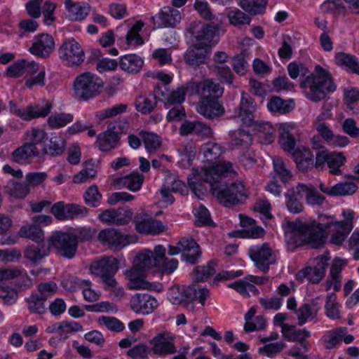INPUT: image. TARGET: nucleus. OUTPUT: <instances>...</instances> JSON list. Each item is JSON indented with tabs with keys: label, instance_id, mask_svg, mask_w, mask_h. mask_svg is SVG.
Wrapping results in <instances>:
<instances>
[{
	"label": "nucleus",
	"instance_id": "obj_1",
	"mask_svg": "<svg viewBox=\"0 0 359 359\" xmlns=\"http://www.w3.org/2000/svg\"><path fill=\"white\" fill-rule=\"evenodd\" d=\"M232 174L234 175L235 172L230 162L216 164L204 172L213 196L226 207L238 203L245 194V187L242 182L224 181Z\"/></svg>",
	"mask_w": 359,
	"mask_h": 359
},
{
	"label": "nucleus",
	"instance_id": "obj_2",
	"mask_svg": "<svg viewBox=\"0 0 359 359\" xmlns=\"http://www.w3.org/2000/svg\"><path fill=\"white\" fill-rule=\"evenodd\" d=\"M287 72L292 79H296L299 75L305 77L299 86L305 96L313 102L323 100L328 93L336 90L330 74L320 65L316 66L314 73H310L304 65L293 62L287 65Z\"/></svg>",
	"mask_w": 359,
	"mask_h": 359
},
{
	"label": "nucleus",
	"instance_id": "obj_3",
	"mask_svg": "<svg viewBox=\"0 0 359 359\" xmlns=\"http://www.w3.org/2000/svg\"><path fill=\"white\" fill-rule=\"evenodd\" d=\"M325 226L315 220L288 222L285 227L287 245L294 249L304 245L322 247L326 240Z\"/></svg>",
	"mask_w": 359,
	"mask_h": 359
},
{
	"label": "nucleus",
	"instance_id": "obj_4",
	"mask_svg": "<svg viewBox=\"0 0 359 359\" xmlns=\"http://www.w3.org/2000/svg\"><path fill=\"white\" fill-rule=\"evenodd\" d=\"M103 86L102 81L95 74L83 73L76 77L74 81L75 96L80 100L86 101L97 96Z\"/></svg>",
	"mask_w": 359,
	"mask_h": 359
},
{
	"label": "nucleus",
	"instance_id": "obj_5",
	"mask_svg": "<svg viewBox=\"0 0 359 359\" xmlns=\"http://www.w3.org/2000/svg\"><path fill=\"white\" fill-rule=\"evenodd\" d=\"M119 262L112 256L103 257L93 261L90 269L92 273L100 277L102 282L108 287L117 285L114 275L118 269Z\"/></svg>",
	"mask_w": 359,
	"mask_h": 359
},
{
	"label": "nucleus",
	"instance_id": "obj_6",
	"mask_svg": "<svg viewBox=\"0 0 359 359\" xmlns=\"http://www.w3.org/2000/svg\"><path fill=\"white\" fill-rule=\"evenodd\" d=\"M50 247H53L57 252L64 257L72 259L77 251V240L69 232L55 231L48 238Z\"/></svg>",
	"mask_w": 359,
	"mask_h": 359
},
{
	"label": "nucleus",
	"instance_id": "obj_7",
	"mask_svg": "<svg viewBox=\"0 0 359 359\" xmlns=\"http://www.w3.org/2000/svg\"><path fill=\"white\" fill-rule=\"evenodd\" d=\"M330 259L329 253L318 256L313 259L312 266H307L297 273V279L302 281L307 278L312 284L319 283L325 276Z\"/></svg>",
	"mask_w": 359,
	"mask_h": 359
},
{
	"label": "nucleus",
	"instance_id": "obj_8",
	"mask_svg": "<svg viewBox=\"0 0 359 359\" xmlns=\"http://www.w3.org/2000/svg\"><path fill=\"white\" fill-rule=\"evenodd\" d=\"M59 57L68 67L79 66L84 62L81 46L73 38L65 39L58 50Z\"/></svg>",
	"mask_w": 359,
	"mask_h": 359
},
{
	"label": "nucleus",
	"instance_id": "obj_9",
	"mask_svg": "<svg viewBox=\"0 0 359 359\" xmlns=\"http://www.w3.org/2000/svg\"><path fill=\"white\" fill-rule=\"evenodd\" d=\"M126 123L121 121L111 122L107 130L97 137V144L102 151H108L115 148L120 140L118 134L123 133Z\"/></svg>",
	"mask_w": 359,
	"mask_h": 359
},
{
	"label": "nucleus",
	"instance_id": "obj_10",
	"mask_svg": "<svg viewBox=\"0 0 359 359\" xmlns=\"http://www.w3.org/2000/svg\"><path fill=\"white\" fill-rule=\"evenodd\" d=\"M248 254L256 267L264 273L268 272L269 266L276 262V257L267 243L250 247Z\"/></svg>",
	"mask_w": 359,
	"mask_h": 359
},
{
	"label": "nucleus",
	"instance_id": "obj_11",
	"mask_svg": "<svg viewBox=\"0 0 359 359\" xmlns=\"http://www.w3.org/2000/svg\"><path fill=\"white\" fill-rule=\"evenodd\" d=\"M255 110L254 99L249 94L242 92L240 104L234 109L233 117L237 118L243 126L250 127L254 124Z\"/></svg>",
	"mask_w": 359,
	"mask_h": 359
},
{
	"label": "nucleus",
	"instance_id": "obj_12",
	"mask_svg": "<svg viewBox=\"0 0 359 359\" xmlns=\"http://www.w3.org/2000/svg\"><path fill=\"white\" fill-rule=\"evenodd\" d=\"M133 210L129 208H109L102 211L98 219L108 225L122 226L128 224L134 217Z\"/></svg>",
	"mask_w": 359,
	"mask_h": 359
},
{
	"label": "nucleus",
	"instance_id": "obj_13",
	"mask_svg": "<svg viewBox=\"0 0 359 359\" xmlns=\"http://www.w3.org/2000/svg\"><path fill=\"white\" fill-rule=\"evenodd\" d=\"M175 337L168 332L157 334L151 341V351L154 355L164 356L177 352L174 341Z\"/></svg>",
	"mask_w": 359,
	"mask_h": 359
},
{
	"label": "nucleus",
	"instance_id": "obj_14",
	"mask_svg": "<svg viewBox=\"0 0 359 359\" xmlns=\"http://www.w3.org/2000/svg\"><path fill=\"white\" fill-rule=\"evenodd\" d=\"M97 238L100 242L113 250H119L130 243L129 236L114 228L100 231Z\"/></svg>",
	"mask_w": 359,
	"mask_h": 359
},
{
	"label": "nucleus",
	"instance_id": "obj_15",
	"mask_svg": "<svg viewBox=\"0 0 359 359\" xmlns=\"http://www.w3.org/2000/svg\"><path fill=\"white\" fill-rule=\"evenodd\" d=\"M200 25V22H192L189 32L196 38V43L210 50L212 44L217 42V39L215 40L217 37V28L211 24H206L202 25L198 31H195Z\"/></svg>",
	"mask_w": 359,
	"mask_h": 359
},
{
	"label": "nucleus",
	"instance_id": "obj_16",
	"mask_svg": "<svg viewBox=\"0 0 359 359\" xmlns=\"http://www.w3.org/2000/svg\"><path fill=\"white\" fill-rule=\"evenodd\" d=\"M136 230L140 233L155 235L165 230V226L159 220L144 212L137 213L133 217Z\"/></svg>",
	"mask_w": 359,
	"mask_h": 359
},
{
	"label": "nucleus",
	"instance_id": "obj_17",
	"mask_svg": "<svg viewBox=\"0 0 359 359\" xmlns=\"http://www.w3.org/2000/svg\"><path fill=\"white\" fill-rule=\"evenodd\" d=\"M196 110L199 114L209 120H215L224 115L225 110L219 99L201 97Z\"/></svg>",
	"mask_w": 359,
	"mask_h": 359
},
{
	"label": "nucleus",
	"instance_id": "obj_18",
	"mask_svg": "<svg viewBox=\"0 0 359 359\" xmlns=\"http://www.w3.org/2000/svg\"><path fill=\"white\" fill-rule=\"evenodd\" d=\"M168 298L172 304L193 302L197 299L196 288L193 285L172 286L168 290Z\"/></svg>",
	"mask_w": 359,
	"mask_h": 359
},
{
	"label": "nucleus",
	"instance_id": "obj_19",
	"mask_svg": "<svg viewBox=\"0 0 359 359\" xmlns=\"http://www.w3.org/2000/svg\"><path fill=\"white\" fill-rule=\"evenodd\" d=\"M55 49V41L53 36L48 34H38L29 48L30 53L41 58L50 56Z\"/></svg>",
	"mask_w": 359,
	"mask_h": 359
},
{
	"label": "nucleus",
	"instance_id": "obj_20",
	"mask_svg": "<svg viewBox=\"0 0 359 359\" xmlns=\"http://www.w3.org/2000/svg\"><path fill=\"white\" fill-rule=\"evenodd\" d=\"M131 309L137 313H151L158 306L157 300L150 294L137 293L130 301Z\"/></svg>",
	"mask_w": 359,
	"mask_h": 359
},
{
	"label": "nucleus",
	"instance_id": "obj_21",
	"mask_svg": "<svg viewBox=\"0 0 359 359\" xmlns=\"http://www.w3.org/2000/svg\"><path fill=\"white\" fill-rule=\"evenodd\" d=\"M179 248H181V254L184 260L195 264L201 257L202 252L199 245L191 237H183L178 241Z\"/></svg>",
	"mask_w": 359,
	"mask_h": 359
},
{
	"label": "nucleus",
	"instance_id": "obj_22",
	"mask_svg": "<svg viewBox=\"0 0 359 359\" xmlns=\"http://www.w3.org/2000/svg\"><path fill=\"white\" fill-rule=\"evenodd\" d=\"M281 332L285 339L289 341L298 342L304 349V352L309 351V342L306 340V338L311 337V332L309 330L306 329L298 330L293 325L282 324Z\"/></svg>",
	"mask_w": 359,
	"mask_h": 359
},
{
	"label": "nucleus",
	"instance_id": "obj_23",
	"mask_svg": "<svg viewBox=\"0 0 359 359\" xmlns=\"http://www.w3.org/2000/svg\"><path fill=\"white\" fill-rule=\"evenodd\" d=\"M151 20L157 27H174L181 20L180 12L170 6L164 7L161 11Z\"/></svg>",
	"mask_w": 359,
	"mask_h": 359
},
{
	"label": "nucleus",
	"instance_id": "obj_24",
	"mask_svg": "<svg viewBox=\"0 0 359 359\" xmlns=\"http://www.w3.org/2000/svg\"><path fill=\"white\" fill-rule=\"evenodd\" d=\"M292 156L299 171L306 172L314 168V155L309 148L298 147L292 152Z\"/></svg>",
	"mask_w": 359,
	"mask_h": 359
},
{
	"label": "nucleus",
	"instance_id": "obj_25",
	"mask_svg": "<svg viewBox=\"0 0 359 359\" xmlns=\"http://www.w3.org/2000/svg\"><path fill=\"white\" fill-rule=\"evenodd\" d=\"M304 188L299 184L296 187L289 189L285 194V205L292 214H298L304 210V205L300 199L304 197Z\"/></svg>",
	"mask_w": 359,
	"mask_h": 359
},
{
	"label": "nucleus",
	"instance_id": "obj_26",
	"mask_svg": "<svg viewBox=\"0 0 359 359\" xmlns=\"http://www.w3.org/2000/svg\"><path fill=\"white\" fill-rule=\"evenodd\" d=\"M201 46L196 42L185 52L184 60L187 65L196 67L205 62L210 50Z\"/></svg>",
	"mask_w": 359,
	"mask_h": 359
},
{
	"label": "nucleus",
	"instance_id": "obj_27",
	"mask_svg": "<svg viewBox=\"0 0 359 359\" xmlns=\"http://www.w3.org/2000/svg\"><path fill=\"white\" fill-rule=\"evenodd\" d=\"M319 188L324 194L329 196H341L353 195L357 191L358 186L352 182H344L336 184L332 187L320 183Z\"/></svg>",
	"mask_w": 359,
	"mask_h": 359
},
{
	"label": "nucleus",
	"instance_id": "obj_28",
	"mask_svg": "<svg viewBox=\"0 0 359 359\" xmlns=\"http://www.w3.org/2000/svg\"><path fill=\"white\" fill-rule=\"evenodd\" d=\"M37 147L30 145L25 141L24 144L15 149L11 154L13 162L22 164L40 155Z\"/></svg>",
	"mask_w": 359,
	"mask_h": 359
},
{
	"label": "nucleus",
	"instance_id": "obj_29",
	"mask_svg": "<svg viewBox=\"0 0 359 359\" xmlns=\"http://www.w3.org/2000/svg\"><path fill=\"white\" fill-rule=\"evenodd\" d=\"M210 168H203L200 172L196 170L192 176L188 178V184L190 189L198 198H201L207 192L206 184L210 186V183L205 180L204 172Z\"/></svg>",
	"mask_w": 359,
	"mask_h": 359
},
{
	"label": "nucleus",
	"instance_id": "obj_30",
	"mask_svg": "<svg viewBox=\"0 0 359 359\" xmlns=\"http://www.w3.org/2000/svg\"><path fill=\"white\" fill-rule=\"evenodd\" d=\"M132 269L126 271V275L128 278V287L130 290H161L162 285L155 283H149L142 277L135 276V271Z\"/></svg>",
	"mask_w": 359,
	"mask_h": 359
},
{
	"label": "nucleus",
	"instance_id": "obj_31",
	"mask_svg": "<svg viewBox=\"0 0 359 359\" xmlns=\"http://www.w3.org/2000/svg\"><path fill=\"white\" fill-rule=\"evenodd\" d=\"M332 226L335 227V232L332 234L331 242L333 244L340 245L351 231L353 224L351 222L344 221L331 222L325 225V229H328Z\"/></svg>",
	"mask_w": 359,
	"mask_h": 359
},
{
	"label": "nucleus",
	"instance_id": "obj_32",
	"mask_svg": "<svg viewBox=\"0 0 359 359\" xmlns=\"http://www.w3.org/2000/svg\"><path fill=\"white\" fill-rule=\"evenodd\" d=\"M156 266H158L155 261V258H154L153 252L149 250H144L136 255L133 269L143 272Z\"/></svg>",
	"mask_w": 359,
	"mask_h": 359
},
{
	"label": "nucleus",
	"instance_id": "obj_33",
	"mask_svg": "<svg viewBox=\"0 0 359 359\" xmlns=\"http://www.w3.org/2000/svg\"><path fill=\"white\" fill-rule=\"evenodd\" d=\"M4 189L10 197L18 199L25 198L30 191V188L25 182H18L14 179L9 180Z\"/></svg>",
	"mask_w": 359,
	"mask_h": 359
},
{
	"label": "nucleus",
	"instance_id": "obj_34",
	"mask_svg": "<svg viewBox=\"0 0 359 359\" xmlns=\"http://www.w3.org/2000/svg\"><path fill=\"white\" fill-rule=\"evenodd\" d=\"M197 93L201 95V97L219 99L224 93V88L211 80H205L198 84Z\"/></svg>",
	"mask_w": 359,
	"mask_h": 359
},
{
	"label": "nucleus",
	"instance_id": "obj_35",
	"mask_svg": "<svg viewBox=\"0 0 359 359\" xmlns=\"http://www.w3.org/2000/svg\"><path fill=\"white\" fill-rule=\"evenodd\" d=\"M118 65L123 71L129 74H137L142 69L144 61L135 54H128L121 57Z\"/></svg>",
	"mask_w": 359,
	"mask_h": 359
},
{
	"label": "nucleus",
	"instance_id": "obj_36",
	"mask_svg": "<svg viewBox=\"0 0 359 359\" xmlns=\"http://www.w3.org/2000/svg\"><path fill=\"white\" fill-rule=\"evenodd\" d=\"M320 309L318 304L313 300L310 303L302 304L299 309L296 311L297 316L298 325H303L309 319L313 320L316 318Z\"/></svg>",
	"mask_w": 359,
	"mask_h": 359
},
{
	"label": "nucleus",
	"instance_id": "obj_37",
	"mask_svg": "<svg viewBox=\"0 0 359 359\" xmlns=\"http://www.w3.org/2000/svg\"><path fill=\"white\" fill-rule=\"evenodd\" d=\"M187 88L184 86L178 87L176 90H168L165 88V90L161 91V101L164 103L165 107H169L175 104H181L185 99Z\"/></svg>",
	"mask_w": 359,
	"mask_h": 359
},
{
	"label": "nucleus",
	"instance_id": "obj_38",
	"mask_svg": "<svg viewBox=\"0 0 359 359\" xmlns=\"http://www.w3.org/2000/svg\"><path fill=\"white\" fill-rule=\"evenodd\" d=\"M67 17L72 21H81L86 18L90 11V7L81 3H74L70 0L69 4H66Z\"/></svg>",
	"mask_w": 359,
	"mask_h": 359
},
{
	"label": "nucleus",
	"instance_id": "obj_39",
	"mask_svg": "<svg viewBox=\"0 0 359 359\" xmlns=\"http://www.w3.org/2000/svg\"><path fill=\"white\" fill-rule=\"evenodd\" d=\"M48 253V248H46L43 243H39L36 245H29L24 250L25 257L33 264H37Z\"/></svg>",
	"mask_w": 359,
	"mask_h": 359
},
{
	"label": "nucleus",
	"instance_id": "obj_40",
	"mask_svg": "<svg viewBox=\"0 0 359 359\" xmlns=\"http://www.w3.org/2000/svg\"><path fill=\"white\" fill-rule=\"evenodd\" d=\"M135 109L142 114H149L157 106V96L149 93V96H139L135 102Z\"/></svg>",
	"mask_w": 359,
	"mask_h": 359
},
{
	"label": "nucleus",
	"instance_id": "obj_41",
	"mask_svg": "<svg viewBox=\"0 0 359 359\" xmlns=\"http://www.w3.org/2000/svg\"><path fill=\"white\" fill-rule=\"evenodd\" d=\"M144 176L137 172L116 180V184L121 187L127 188L133 191L139 190L143 183Z\"/></svg>",
	"mask_w": 359,
	"mask_h": 359
},
{
	"label": "nucleus",
	"instance_id": "obj_42",
	"mask_svg": "<svg viewBox=\"0 0 359 359\" xmlns=\"http://www.w3.org/2000/svg\"><path fill=\"white\" fill-rule=\"evenodd\" d=\"M347 332L348 330L346 327H340L330 331L322 338L324 347L326 349L335 348L342 341Z\"/></svg>",
	"mask_w": 359,
	"mask_h": 359
},
{
	"label": "nucleus",
	"instance_id": "obj_43",
	"mask_svg": "<svg viewBox=\"0 0 359 359\" xmlns=\"http://www.w3.org/2000/svg\"><path fill=\"white\" fill-rule=\"evenodd\" d=\"M294 103L293 100H283L279 97H272L267 104L269 110L271 112H278L282 114H287L293 109Z\"/></svg>",
	"mask_w": 359,
	"mask_h": 359
},
{
	"label": "nucleus",
	"instance_id": "obj_44",
	"mask_svg": "<svg viewBox=\"0 0 359 359\" xmlns=\"http://www.w3.org/2000/svg\"><path fill=\"white\" fill-rule=\"evenodd\" d=\"M335 62L337 65L346 67L352 73L359 75V61L356 57L341 52L336 54Z\"/></svg>",
	"mask_w": 359,
	"mask_h": 359
},
{
	"label": "nucleus",
	"instance_id": "obj_45",
	"mask_svg": "<svg viewBox=\"0 0 359 359\" xmlns=\"http://www.w3.org/2000/svg\"><path fill=\"white\" fill-rule=\"evenodd\" d=\"M268 0H241L239 6L250 15H262L265 13Z\"/></svg>",
	"mask_w": 359,
	"mask_h": 359
},
{
	"label": "nucleus",
	"instance_id": "obj_46",
	"mask_svg": "<svg viewBox=\"0 0 359 359\" xmlns=\"http://www.w3.org/2000/svg\"><path fill=\"white\" fill-rule=\"evenodd\" d=\"M65 147V140L60 135H53L50 139V144L48 148L42 149L43 154H49L51 156H60Z\"/></svg>",
	"mask_w": 359,
	"mask_h": 359
},
{
	"label": "nucleus",
	"instance_id": "obj_47",
	"mask_svg": "<svg viewBox=\"0 0 359 359\" xmlns=\"http://www.w3.org/2000/svg\"><path fill=\"white\" fill-rule=\"evenodd\" d=\"M19 235L22 238H27L37 243H43V231L36 224L22 226L20 229Z\"/></svg>",
	"mask_w": 359,
	"mask_h": 359
},
{
	"label": "nucleus",
	"instance_id": "obj_48",
	"mask_svg": "<svg viewBox=\"0 0 359 359\" xmlns=\"http://www.w3.org/2000/svg\"><path fill=\"white\" fill-rule=\"evenodd\" d=\"M216 262L210 261L206 266H198L192 272V278L196 282H203L208 280L215 273Z\"/></svg>",
	"mask_w": 359,
	"mask_h": 359
},
{
	"label": "nucleus",
	"instance_id": "obj_49",
	"mask_svg": "<svg viewBox=\"0 0 359 359\" xmlns=\"http://www.w3.org/2000/svg\"><path fill=\"white\" fill-rule=\"evenodd\" d=\"M273 165L275 172L274 178L280 179L285 184L292 179L291 171L286 167L285 163L281 158L275 156L273 158Z\"/></svg>",
	"mask_w": 359,
	"mask_h": 359
},
{
	"label": "nucleus",
	"instance_id": "obj_50",
	"mask_svg": "<svg viewBox=\"0 0 359 359\" xmlns=\"http://www.w3.org/2000/svg\"><path fill=\"white\" fill-rule=\"evenodd\" d=\"M259 139L262 144H269L274 140L275 129L269 123H255Z\"/></svg>",
	"mask_w": 359,
	"mask_h": 359
},
{
	"label": "nucleus",
	"instance_id": "obj_51",
	"mask_svg": "<svg viewBox=\"0 0 359 359\" xmlns=\"http://www.w3.org/2000/svg\"><path fill=\"white\" fill-rule=\"evenodd\" d=\"M51 109L52 104L48 101H46L43 104L30 106L27 109V112L25 113V119L30 120L39 117H45L49 114Z\"/></svg>",
	"mask_w": 359,
	"mask_h": 359
},
{
	"label": "nucleus",
	"instance_id": "obj_52",
	"mask_svg": "<svg viewBox=\"0 0 359 359\" xmlns=\"http://www.w3.org/2000/svg\"><path fill=\"white\" fill-rule=\"evenodd\" d=\"M147 151L150 154L155 153L161 145V140L159 136L153 133L141 131L140 133Z\"/></svg>",
	"mask_w": 359,
	"mask_h": 359
},
{
	"label": "nucleus",
	"instance_id": "obj_53",
	"mask_svg": "<svg viewBox=\"0 0 359 359\" xmlns=\"http://www.w3.org/2000/svg\"><path fill=\"white\" fill-rule=\"evenodd\" d=\"M201 149L206 161L212 163L218 159L223 153L222 147L219 144L211 142L204 144Z\"/></svg>",
	"mask_w": 359,
	"mask_h": 359
},
{
	"label": "nucleus",
	"instance_id": "obj_54",
	"mask_svg": "<svg viewBox=\"0 0 359 359\" xmlns=\"http://www.w3.org/2000/svg\"><path fill=\"white\" fill-rule=\"evenodd\" d=\"M279 143L281 148L285 151L290 152L295 150L296 142L288 127L283 126L280 128Z\"/></svg>",
	"mask_w": 359,
	"mask_h": 359
},
{
	"label": "nucleus",
	"instance_id": "obj_55",
	"mask_svg": "<svg viewBox=\"0 0 359 359\" xmlns=\"http://www.w3.org/2000/svg\"><path fill=\"white\" fill-rule=\"evenodd\" d=\"M46 139V133L45 130L37 128H33L27 130L24 135V140L30 145L35 147L43 142Z\"/></svg>",
	"mask_w": 359,
	"mask_h": 359
},
{
	"label": "nucleus",
	"instance_id": "obj_56",
	"mask_svg": "<svg viewBox=\"0 0 359 359\" xmlns=\"http://www.w3.org/2000/svg\"><path fill=\"white\" fill-rule=\"evenodd\" d=\"M345 161L346 158L342 153L331 152L327 163L330 172L336 175H341L342 172L340 168L344 165Z\"/></svg>",
	"mask_w": 359,
	"mask_h": 359
},
{
	"label": "nucleus",
	"instance_id": "obj_57",
	"mask_svg": "<svg viewBox=\"0 0 359 359\" xmlns=\"http://www.w3.org/2000/svg\"><path fill=\"white\" fill-rule=\"evenodd\" d=\"M304 188V197L309 204L311 205H321L324 201L325 197L320 195L316 189L311 184H299Z\"/></svg>",
	"mask_w": 359,
	"mask_h": 359
},
{
	"label": "nucleus",
	"instance_id": "obj_58",
	"mask_svg": "<svg viewBox=\"0 0 359 359\" xmlns=\"http://www.w3.org/2000/svg\"><path fill=\"white\" fill-rule=\"evenodd\" d=\"M83 198L88 206L97 208L101 204L102 194L96 185H91L84 192Z\"/></svg>",
	"mask_w": 359,
	"mask_h": 359
},
{
	"label": "nucleus",
	"instance_id": "obj_59",
	"mask_svg": "<svg viewBox=\"0 0 359 359\" xmlns=\"http://www.w3.org/2000/svg\"><path fill=\"white\" fill-rule=\"evenodd\" d=\"M46 300L41 299L38 294H32L27 299L28 309L32 313L43 314L46 311L45 302Z\"/></svg>",
	"mask_w": 359,
	"mask_h": 359
},
{
	"label": "nucleus",
	"instance_id": "obj_60",
	"mask_svg": "<svg viewBox=\"0 0 359 359\" xmlns=\"http://www.w3.org/2000/svg\"><path fill=\"white\" fill-rule=\"evenodd\" d=\"M336 301L337 296L334 293H330L326 297L325 313L332 320L339 319L341 317L339 304Z\"/></svg>",
	"mask_w": 359,
	"mask_h": 359
},
{
	"label": "nucleus",
	"instance_id": "obj_61",
	"mask_svg": "<svg viewBox=\"0 0 359 359\" xmlns=\"http://www.w3.org/2000/svg\"><path fill=\"white\" fill-rule=\"evenodd\" d=\"M264 344V346L258 349V353L260 355H265L269 358H274L286 347V344L282 341Z\"/></svg>",
	"mask_w": 359,
	"mask_h": 359
},
{
	"label": "nucleus",
	"instance_id": "obj_62",
	"mask_svg": "<svg viewBox=\"0 0 359 359\" xmlns=\"http://www.w3.org/2000/svg\"><path fill=\"white\" fill-rule=\"evenodd\" d=\"M229 136L231 137V144L236 146L244 145L245 147H247L251 141L250 134L241 128L230 131Z\"/></svg>",
	"mask_w": 359,
	"mask_h": 359
},
{
	"label": "nucleus",
	"instance_id": "obj_63",
	"mask_svg": "<svg viewBox=\"0 0 359 359\" xmlns=\"http://www.w3.org/2000/svg\"><path fill=\"white\" fill-rule=\"evenodd\" d=\"M66 220H73L83 218L88 215V209L76 203H67L66 208Z\"/></svg>",
	"mask_w": 359,
	"mask_h": 359
},
{
	"label": "nucleus",
	"instance_id": "obj_64",
	"mask_svg": "<svg viewBox=\"0 0 359 359\" xmlns=\"http://www.w3.org/2000/svg\"><path fill=\"white\" fill-rule=\"evenodd\" d=\"M18 298V291L8 285L0 286V299L4 304L12 305Z\"/></svg>",
	"mask_w": 359,
	"mask_h": 359
}]
</instances>
